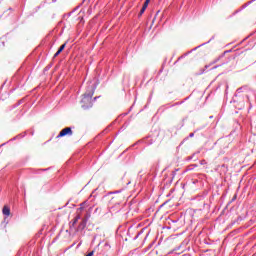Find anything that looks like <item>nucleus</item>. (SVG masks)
Returning a JSON list of instances; mask_svg holds the SVG:
<instances>
[{"mask_svg": "<svg viewBox=\"0 0 256 256\" xmlns=\"http://www.w3.org/2000/svg\"><path fill=\"white\" fill-rule=\"evenodd\" d=\"M80 105L82 109H91V107H93V95L84 94L80 101Z\"/></svg>", "mask_w": 256, "mask_h": 256, "instance_id": "f257e3e1", "label": "nucleus"}, {"mask_svg": "<svg viewBox=\"0 0 256 256\" xmlns=\"http://www.w3.org/2000/svg\"><path fill=\"white\" fill-rule=\"evenodd\" d=\"M65 135H73V130L71 129V127H66L62 129L57 138L59 139V137H65Z\"/></svg>", "mask_w": 256, "mask_h": 256, "instance_id": "f03ea898", "label": "nucleus"}, {"mask_svg": "<svg viewBox=\"0 0 256 256\" xmlns=\"http://www.w3.org/2000/svg\"><path fill=\"white\" fill-rule=\"evenodd\" d=\"M109 205H119L121 203V200L117 196H112L109 200Z\"/></svg>", "mask_w": 256, "mask_h": 256, "instance_id": "7ed1b4c3", "label": "nucleus"}, {"mask_svg": "<svg viewBox=\"0 0 256 256\" xmlns=\"http://www.w3.org/2000/svg\"><path fill=\"white\" fill-rule=\"evenodd\" d=\"M65 47H67V43H64L60 46L58 51L54 54V57H59V55H61V53H63V50L65 49Z\"/></svg>", "mask_w": 256, "mask_h": 256, "instance_id": "20e7f679", "label": "nucleus"}, {"mask_svg": "<svg viewBox=\"0 0 256 256\" xmlns=\"http://www.w3.org/2000/svg\"><path fill=\"white\" fill-rule=\"evenodd\" d=\"M2 213L6 217H9V215H11V208H9V206H4L2 209Z\"/></svg>", "mask_w": 256, "mask_h": 256, "instance_id": "39448f33", "label": "nucleus"}, {"mask_svg": "<svg viewBox=\"0 0 256 256\" xmlns=\"http://www.w3.org/2000/svg\"><path fill=\"white\" fill-rule=\"evenodd\" d=\"M79 219H81V214H77V216L74 218V220L72 221V227H75V225H77Z\"/></svg>", "mask_w": 256, "mask_h": 256, "instance_id": "423d86ee", "label": "nucleus"}, {"mask_svg": "<svg viewBox=\"0 0 256 256\" xmlns=\"http://www.w3.org/2000/svg\"><path fill=\"white\" fill-rule=\"evenodd\" d=\"M146 9H147V8L142 7V9L140 10L139 15H140V16L143 15V14L145 13Z\"/></svg>", "mask_w": 256, "mask_h": 256, "instance_id": "0eeeda50", "label": "nucleus"}, {"mask_svg": "<svg viewBox=\"0 0 256 256\" xmlns=\"http://www.w3.org/2000/svg\"><path fill=\"white\" fill-rule=\"evenodd\" d=\"M144 9H147V7H149V4L147 2H144L143 6Z\"/></svg>", "mask_w": 256, "mask_h": 256, "instance_id": "6e6552de", "label": "nucleus"}, {"mask_svg": "<svg viewBox=\"0 0 256 256\" xmlns=\"http://www.w3.org/2000/svg\"><path fill=\"white\" fill-rule=\"evenodd\" d=\"M80 225H82V227L85 228V225H87V221H83Z\"/></svg>", "mask_w": 256, "mask_h": 256, "instance_id": "1a4fd4ad", "label": "nucleus"}, {"mask_svg": "<svg viewBox=\"0 0 256 256\" xmlns=\"http://www.w3.org/2000/svg\"><path fill=\"white\" fill-rule=\"evenodd\" d=\"M150 2H151V0H145V3H148V4H149Z\"/></svg>", "mask_w": 256, "mask_h": 256, "instance_id": "9d476101", "label": "nucleus"}, {"mask_svg": "<svg viewBox=\"0 0 256 256\" xmlns=\"http://www.w3.org/2000/svg\"><path fill=\"white\" fill-rule=\"evenodd\" d=\"M83 210V208H78V211H82Z\"/></svg>", "mask_w": 256, "mask_h": 256, "instance_id": "9b49d317", "label": "nucleus"}, {"mask_svg": "<svg viewBox=\"0 0 256 256\" xmlns=\"http://www.w3.org/2000/svg\"><path fill=\"white\" fill-rule=\"evenodd\" d=\"M190 137H193V133L190 134Z\"/></svg>", "mask_w": 256, "mask_h": 256, "instance_id": "f8f14e48", "label": "nucleus"}]
</instances>
